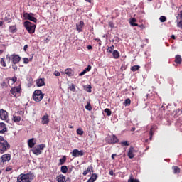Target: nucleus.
I'll list each match as a JSON object with an SVG mask.
<instances>
[{"label":"nucleus","mask_w":182,"mask_h":182,"mask_svg":"<svg viewBox=\"0 0 182 182\" xmlns=\"http://www.w3.org/2000/svg\"><path fill=\"white\" fill-rule=\"evenodd\" d=\"M11 149V144L4 138V136H0V154H4V153L8 151Z\"/></svg>","instance_id":"nucleus-1"},{"label":"nucleus","mask_w":182,"mask_h":182,"mask_svg":"<svg viewBox=\"0 0 182 182\" xmlns=\"http://www.w3.org/2000/svg\"><path fill=\"white\" fill-rule=\"evenodd\" d=\"M24 27L26 28V31L28 33H35V29H36V25L32 23L30 21H25L24 22Z\"/></svg>","instance_id":"nucleus-2"},{"label":"nucleus","mask_w":182,"mask_h":182,"mask_svg":"<svg viewBox=\"0 0 182 182\" xmlns=\"http://www.w3.org/2000/svg\"><path fill=\"white\" fill-rule=\"evenodd\" d=\"M45 94L42 93V90H36L33 94V99L35 102H41Z\"/></svg>","instance_id":"nucleus-3"},{"label":"nucleus","mask_w":182,"mask_h":182,"mask_svg":"<svg viewBox=\"0 0 182 182\" xmlns=\"http://www.w3.org/2000/svg\"><path fill=\"white\" fill-rule=\"evenodd\" d=\"M31 177H32V173H21L17 178V182H31Z\"/></svg>","instance_id":"nucleus-4"},{"label":"nucleus","mask_w":182,"mask_h":182,"mask_svg":"<svg viewBox=\"0 0 182 182\" xmlns=\"http://www.w3.org/2000/svg\"><path fill=\"white\" fill-rule=\"evenodd\" d=\"M33 13H24L23 14V18H25V19H28V21H31V22H34L35 23H36V22H38V19L35 17H33Z\"/></svg>","instance_id":"nucleus-5"},{"label":"nucleus","mask_w":182,"mask_h":182,"mask_svg":"<svg viewBox=\"0 0 182 182\" xmlns=\"http://www.w3.org/2000/svg\"><path fill=\"white\" fill-rule=\"evenodd\" d=\"M71 156L73 157H82V156H85V151L83 150L79 151L78 149H73L72 152H70Z\"/></svg>","instance_id":"nucleus-6"},{"label":"nucleus","mask_w":182,"mask_h":182,"mask_svg":"<svg viewBox=\"0 0 182 182\" xmlns=\"http://www.w3.org/2000/svg\"><path fill=\"white\" fill-rule=\"evenodd\" d=\"M107 141L108 144H116V143H119V139H117L116 135H112L107 139Z\"/></svg>","instance_id":"nucleus-7"},{"label":"nucleus","mask_w":182,"mask_h":182,"mask_svg":"<svg viewBox=\"0 0 182 182\" xmlns=\"http://www.w3.org/2000/svg\"><path fill=\"white\" fill-rule=\"evenodd\" d=\"M21 87H14L10 90V93L13 95L14 97H16V95H18V93H21Z\"/></svg>","instance_id":"nucleus-8"},{"label":"nucleus","mask_w":182,"mask_h":182,"mask_svg":"<svg viewBox=\"0 0 182 182\" xmlns=\"http://www.w3.org/2000/svg\"><path fill=\"white\" fill-rule=\"evenodd\" d=\"M11 62L14 65L19 63V62H21V56H19V55L17 54H13L11 55Z\"/></svg>","instance_id":"nucleus-9"},{"label":"nucleus","mask_w":182,"mask_h":182,"mask_svg":"<svg viewBox=\"0 0 182 182\" xmlns=\"http://www.w3.org/2000/svg\"><path fill=\"white\" fill-rule=\"evenodd\" d=\"M0 119L1 120H8V112L3 109H0Z\"/></svg>","instance_id":"nucleus-10"},{"label":"nucleus","mask_w":182,"mask_h":182,"mask_svg":"<svg viewBox=\"0 0 182 182\" xmlns=\"http://www.w3.org/2000/svg\"><path fill=\"white\" fill-rule=\"evenodd\" d=\"M49 122H50L49 115L48 114H46L42 117L41 118L42 124H48Z\"/></svg>","instance_id":"nucleus-11"},{"label":"nucleus","mask_w":182,"mask_h":182,"mask_svg":"<svg viewBox=\"0 0 182 182\" xmlns=\"http://www.w3.org/2000/svg\"><path fill=\"white\" fill-rule=\"evenodd\" d=\"M11 154H5L1 156V161L3 163H6V161H9L11 160Z\"/></svg>","instance_id":"nucleus-12"},{"label":"nucleus","mask_w":182,"mask_h":182,"mask_svg":"<svg viewBox=\"0 0 182 182\" xmlns=\"http://www.w3.org/2000/svg\"><path fill=\"white\" fill-rule=\"evenodd\" d=\"M0 134H4L6 132H8V128L4 122H0Z\"/></svg>","instance_id":"nucleus-13"},{"label":"nucleus","mask_w":182,"mask_h":182,"mask_svg":"<svg viewBox=\"0 0 182 182\" xmlns=\"http://www.w3.org/2000/svg\"><path fill=\"white\" fill-rule=\"evenodd\" d=\"M127 156L129 159H134V148L133 146L129 147Z\"/></svg>","instance_id":"nucleus-14"},{"label":"nucleus","mask_w":182,"mask_h":182,"mask_svg":"<svg viewBox=\"0 0 182 182\" xmlns=\"http://www.w3.org/2000/svg\"><path fill=\"white\" fill-rule=\"evenodd\" d=\"M36 83L38 87L45 86V78H38L36 80Z\"/></svg>","instance_id":"nucleus-15"},{"label":"nucleus","mask_w":182,"mask_h":182,"mask_svg":"<svg viewBox=\"0 0 182 182\" xmlns=\"http://www.w3.org/2000/svg\"><path fill=\"white\" fill-rule=\"evenodd\" d=\"M56 181L58 182H68L66 181V176H63V174H60L56 177Z\"/></svg>","instance_id":"nucleus-16"},{"label":"nucleus","mask_w":182,"mask_h":182,"mask_svg":"<svg viewBox=\"0 0 182 182\" xmlns=\"http://www.w3.org/2000/svg\"><path fill=\"white\" fill-rule=\"evenodd\" d=\"M28 144L30 149H33V147L35 146V144H36V141H35V138L30 139L28 141Z\"/></svg>","instance_id":"nucleus-17"},{"label":"nucleus","mask_w":182,"mask_h":182,"mask_svg":"<svg viewBox=\"0 0 182 182\" xmlns=\"http://www.w3.org/2000/svg\"><path fill=\"white\" fill-rule=\"evenodd\" d=\"M177 27L181 26L182 25V11H180V14H178V16L177 17Z\"/></svg>","instance_id":"nucleus-18"},{"label":"nucleus","mask_w":182,"mask_h":182,"mask_svg":"<svg viewBox=\"0 0 182 182\" xmlns=\"http://www.w3.org/2000/svg\"><path fill=\"white\" fill-rule=\"evenodd\" d=\"M32 152L33 153V154H35L36 156H39V154H42V151L39 150V148L37 147L36 146L33 147L32 149Z\"/></svg>","instance_id":"nucleus-19"},{"label":"nucleus","mask_w":182,"mask_h":182,"mask_svg":"<svg viewBox=\"0 0 182 182\" xmlns=\"http://www.w3.org/2000/svg\"><path fill=\"white\" fill-rule=\"evenodd\" d=\"M9 32L10 33H16L18 32V28H16V26H11L9 27Z\"/></svg>","instance_id":"nucleus-20"},{"label":"nucleus","mask_w":182,"mask_h":182,"mask_svg":"<svg viewBox=\"0 0 182 182\" xmlns=\"http://www.w3.org/2000/svg\"><path fill=\"white\" fill-rule=\"evenodd\" d=\"M83 25H85V22H83L82 21H80L79 24L76 25V28H77V31H78V32H82Z\"/></svg>","instance_id":"nucleus-21"},{"label":"nucleus","mask_w":182,"mask_h":182,"mask_svg":"<svg viewBox=\"0 0 182 182\" xmlns=\"http://www.w3.org/2000/svg\"><path fill=\"white\" fill-rule=\"evenodd\" d=\"M174 62L175 63H176V65H181V62H182L181 55H176Z\"/></svg>","instance_id":"nucleus-22"},{"label":"nucleus","mask_w":182,"mask_h":182,"mask_svg":"<svg viewBox=\"0 0 182 182\" xmlns=\"http://www.w3.org/2000/svg\"><path fill=\"white\" fill-rule=\"evenodd\" d=\"M112 56L114 59H119V58H120V53H119V51L115 50L112 52Z\"/></svg>","instance_id":"nucleus-23"},{"label":"nucleus","mask_w":182,"mask_h":182,"mask_svg":"<svg viewBox=\"0 0 182 182\" xmlns=\"http://www.w3.org/2000/svg\"><path fill=\"white\" fill-rule=\"evenodd\" d=\"M128 182H140V181L137 179H134V176H133V174H130L129 176Z\"/></svg>","instance_id":"nucleus-24"},{"label":"nucleus","mask_w":182,"mask_h":182,"mask_svg":"<svg viewBox=\"0 0 182 182\" xmlns=\"http://www.w3.org/2000/svg\"><path fill=\"white\" fill-rule=\"evenodd\" d=\"M97 180V174H96V173H92L91 175L90 178L89 179V181H91V182H95Z\"/></svg>","instance_id":"nucleus-25"},{"label":"nucleus","mask_w":182,"mask_h":182,"mask_svg":"<svg viewBox=\"0 0 182 182\" xmlns=\"http://www.w3.org/2000/svg\"><path fill=\"white\" fill-rule=\"evenodd\" d=\"M60 171L63 173V174H66V173L69 171V169L68 168L67 166H61Z\"/></svg>","instance_id":"nucleus-26"},{"label":"nucleus","mask_w":182,"mask_h":182,"mask_svg":"<svg viewBox=\"0 0 182 182\" xmlns=\"http://www.w3.org/2000/svg\"><path fill=\"white\" fill-rule=\"evenodd\" d=\"M136 22H137V20L135 18H133L130 21V25H132V26H139V24Z\"/></svg>","instance_id":"nucleus-27"},{"label":"nucleus","mask_w":182,"mask_h":182,"mask_svg":"<svg viewBox=\"0 0 182 182\" xmlns=\"http://www.w3.org/2000/svg\"><path fill=\"white\" fill-rule=\"evenodd\" d=\"M65 75H68V76H72V73H73V70L70 68H68L65 70Z\"/></svg>","instance_id":"nucleus-28"},{"label":"nucleus","mask_w":182,"mask_h":182,"mask_svg":"<svg viewBox=\"0 0 182 182\" xmlns=\"http://www.w3.org/2000/svg\"><path fill=\"white\" fill-rule=\"evenodd\" d=\"M132 103V100L128 98V99H126L123 103L124 106H130Z\"/></svg>","instance_id":"nucleus-29"},{"label":"nucleus","mask_w":182,"mask_h":182,"mask_svg":"<svg viewBox=\"0 0 182 182\" xmlns=\"http://www.w3.org/2000/svg\"><path fill=\"white\" fill-rule=\"evenodd\" d=\"M0 65L3 66V68H6V62H5V59L1 58H0Z\"/></svg>","instance_id":"nucleus-30"},{"label":"nucleus","mask_w":182,"mask_h":182,"mask_svg":"<svg viewBox=\"0 0 182 182\" xmlns=\"http://www.w3.org/2000/svg\"><path fill=\"white\" fill-rule=\"evenodd\" d=\"M90 170H92V166H88L87 170L83 171V176H87V173H90Z\"/></svg>","instance_id":"nucleus-31"},{"label":"nucleus","mask_w":182,"mask_h":182,"mask_svg":"<svg viewBox=\"0 0 182 182\" xmlns=\"http://www.w3.org/2000/svg\"><path fill=\"white\" fill-rule=\"evenodd\" d=\"M13 120L15 123H19L21 122V117L19 116H14L13 117Z\"/></svg>","instance_id":"nucleus-32"},{"label":"nucleus","mask_w":182,"mask_h":182,"mask_svg":"<svg viewBox=\"0 0 182 182\" xmlns=\"http://www.w3.org/2000/svg\"><path fill=\"white\" fill-rule=\"evenodd\" d=\"M172 168H173L174 174H177V173H180V168H178V166H176L172 167Z\"/></svg>","instance_id":"nucleus-33"},{"label":"nucleus","mask_w":182,"mask_h":182,"mask_svg":"<svg viewBox=\"0 0 182 182\" xmlns=\"http://www.w3.org/2000/svg\"><path fill=\"white\" fill-rule=\"evenodd\" d=\"M139 69H140V66H139V65H134V66L131 67L132 72H137V70H139Z\"/></svg>","instance_id":"nucleus-34"},{"label":"nucleus","mask_w":182,"mask_h":182,"mask_svg":"<svg viewBox=\"0 0 182 182\" xmlns=\"http://www.w3.org/2000/svg\"><path fill=\"white\" fill-rule=\"evenodd\" d=\"M65 162H66V156H63L62 159H60V166H62L63 164H65Z\"/></svg>","instance_id":"nucleus-35"},{"label":"nucleus","mask_w":182,"mask_h":182,"mask_svg":"<svg viewBox=\"0 0 182 182\" xmlns=\"http://www.w3.org/2000/svg\"><path fill=\"white\" fill-rule=\"evenodd\" d=\"M105 113L107 114V116H112V111L109 108H106L104 110Z\"/></svg>","instance_id":"nucleus-36"},{"label":"nucleus","mask_w":182,"mask_h":182,"mask_svg":"<svg viewBox=\"0 0 182 182\" xmlns=\"http://www.w3.org/2000/svg\"><path fill=\"white\" fill-rule=\"evenodd\" d=\"M36 146H37L39 149V150L41 151V150H43L45 149V147H46V145H45V144H41L37 145Z\"/></svg>","instance_id":"nucleus-37"},{"label":"nucleus","mask_w":182,"mask_h":182,"mask_svg":"<svg viewBox=\"0 0 182 182\" xmlns=\"http://www.w3.org/2000/svg\"><path fill=\"white\" fill-rule=\"evenodd\" d=\"M84 132L82 128H79L77 129V134H79L80 136H82Z\"/></svg>","instance_id":"nucleus-38"},{"label":"nucleus","mask_w":182,"mask_h":182,"mask_svg":"<svg viewBox=\"0 0 182 182\" xmlns=\"http://www.w3.org/2000/svg\"><path fill=\"white\" fill-rule=\"evenodd\" d=\"M86 110H92V105H90V102H87V105L85 106Z\"/></svg>","instance_id":"nucleus-39"},{"label":"nucleus","mask_w":182,"mask_h":182,"mask_svg":"<svg viewBox=\"0 0 182 182\" xmlns=\"http://www.w3.org/2000/svg\"><path fill=\"white\" fill-rule=\"evenodd\" d=\"M121 146H130V144L127 141H123L120 142Z\"/></svg>","instance_id":"nucleus-40"},{"label":"nucleus","mask_w":182,"mask_h":182,"mask_svg":"<svg viewBox=\"0 0 182 182\" xmlns=\"http://www.w3.org/2000/svg\"><path fill=\"white\" fill-rule=\"evenodd\" d=\"M154 134V132H153V128H151L149 132V140H151L153 139V135Z\"/></svg>","instance_id":"nucleus-41"},{"label":"nucleus","mask_w":182,"mask_h":182,"mask_svg":"<svg viewBox=\"0 0 182 182\" xmlns=\"http://www.w3.org/2000/svg\"><path fill=\"white\" fill-rule=\"evenodd\" d=\"M159 21L161 22H166V21H167V18H166V16H161L160 18H159Z\"/></svg>","instance_id":"nucleus-42"},{"label":"nucleus","mask_w":182,"mask_h":182,"mask_svg":"<svg viewBox=\"0 0 182 182\" xmlns=\"http://www.w3.org/2000/svg\"><path fill=\"white\" fill-rule=\"evenodd\" d=\"M23 63H25L26 65H28V63H29V58H23Z\"/></svg>","instance_id":"nucleus-43"},{"label":"nucleus","mask_w":182,"mask_h":182,"mask_svg":"<svg viewBox=\"0 0 182 182\" xmlns=\"http://www.w3.org/2000/svg\"><path fill=\"white\" fill-rule=\"evenodd\" d=\"M92 70V66L91 65H87V67L84 70H85V72H90V70Z\"/></svg>","instance_id":"nucleus-44"},{"label":"nucleus","mask_w":182,"mask_h":182,"mask_svg":"<svg viewBox=\"0 0 182 182\" xmlns=\"http://www.w3.org/2000/svg\"><path fill=\"white\" fill-rule=\"evenodd\" d=\"M12 69H14V70H18V65L16 64H12Z\"/></svg>","instance_id":"nucleus-45"},{"label":"nucleus","mask_w":182,"mask_h":182,"mask_svg":"<svg viewBox=\"0 0 182 182\" xmlns=\"http://www.w3.org/2000/svg\"><path fill=\"white\" fill-rule=\"evenodd\" d=\"M70 90H71V92H75V90H76V88L73 84L70 86Z\"/></svg>","instance_id":"nucleus-46"},{"label":"nucleus","mask_w":182,"mask_h":182,"mask_svg":"<svg viewBox=\"0 0 182 182\" xmlns=\"http://www.w3.org/2000/svg\"><path fill=\"white\" fill-rule=\"evenodd\" d=\"M87 92H88V93H92V87L90 85H89L87 87Z\"/></svg>","instance_id":"nucleus-47"},{"label":"nucleus","mask_w":182,"mask_h":182,"mask_svg":"<svg viewBox=\"0 0 182 182\" xmlns=\"http://www.w3.org/2000/svg\"><path fill=\"white\" fill-rule=\"evenodd\" d=\"M6 58L9 63L11 62V55L9 54L6 55Z\"/></svg>","instance_id":"nucleus-48"},{"label":"nucleus","mask_w":182,"mask_h":182,"mask_svg":"<svg viewBox=\"0 0 182 182\" xmlns=\"http://www.w3.org/2000/svg\"><path fill=\"white\" fill-rule=\"evenodd\" d=\"M107 52L108 53H113V50H112L110 47H109V48H107Z\"/></svg>","instance_id":"nucleus-49"},{"label":"nucleus","mask_w":182,"mask_h":182,"mask_svg":"<svg viewBox=\"0 0 182 182\" xmlns=\"http://www.w3.org/2000/svg\"><path fill=\"white\" fill-rule=\"evenodd\" d=\"M6 171L9 172V171H12V166H8L6 168Z\"/></svg>","instance_id":"nucleus-50"},{"label":"nucleus","mask_w":182,"mask_h":182,"mask_svg":"<svg viewBox=\"0 0 182 182\" xmlns=\"http://www.w3.org/2000/svg\"><path fill=\"white\" fill-rule=\"evenodd\" d=\"M11 80H12L13 83H15L16 82V80H18V78L16 77H13L11 78Z\"/></svg>","instance_id":"nucleus-51"},{"label":"nucleus","mask_w":182,"mask_h":182,"mask_svg":"<svg viewBox=\"0 0 182 182\" xmlns=\"http://www.w3.org/2000/svg\"><path fill=\"white\" fill-rule=\"evenodd\" d=\"M54 75L55 76H60V73L59 71H55Z\"/></svg>","instance_id":"nucleus-52"},{"label":"nucleus","mask_w":182,"mask_h":182,"mask_svg":"<svg viewBox=\"0 0 182 182\" xmlns=\"http://www.w3.org/2000/svg\"><path fill=\"white\" fill-rule=\"evenodd\" d=\"M86 70H83L82 72H81L80 74H79V76H83V75L86 74Z\"/></svg>","instance_id":"nucleus-53"},{"label":"nucleus","mask_w":182,"mask_h":182,"mask_svg":"<svg viewBox=\"0 0 182 182\" xmlns=\"http://www.w3.org/2000/svg\"><path fill=\"white\" fill-rule=\"evenodd\" d=\"M109 26H110V28H114V24L112 21L109 23Z\"/></svg>","instance_id":"nucleus-54"},{"label":"nucleus","mask_w":182,"mask_h":182,"mask_svg":"<svg viewBox=\"0 0 182 182\" xmlns=\"http://www.w3.org/2000/svg\"><path fill=\"white\" fill-rule=\"evenodd\" d=\"M27 49H28V45L24 46V47H23V50H24L25 52H26Z\"/></svg>","instance_id":"nucleus-55"},{"label":"nucleus","mask_w":182,"mask_h":182,"mask_svg":"<svg viewBox=\"0 0 182 182\" xmlns=\"http://www.w3.org/2000/svg\"><path fill=\"white\" fill-rule=\"evenodd\" d=\"M87 49L90 50L91 49H93V47L92 46H87Z\"/></svg>","instance_id":"nucleus-56"},{"label":"nucleus","mask_w":182,"mask_h":182,"mask_svg":"<svg viewBox=\"0 0 182 182\" xmlns=\"http://www.w3.org/2000/svg\"><path fill=\"white\" fill-rule=\"evenodd\" d=\"M136 26H139V28H141V29H144V25H138Z\"/></svg>","instance_id":"nucleus-57"},{"label":"nucleus","mask_w":182,"mask_h":182,"mask_svg":"<svg viewBox=\"0 0 182 182\" xmlns=\"http://www.w3.org/2000/svg\"><path fill=\"white\" fill-rule=\"evenodd\" d=\"M113 174H114L113 171H112V170L110 171H109V176H113Z\"/></svg>","instance_id":"nucleus-58"},{"label":"nucleus","mask_w":182,"mask_h":182,"mask_svg":"<svg viewBox=\"0 0 182 182\" xmlns=\"http://www.w3.org/2000/svg\"><path fill=\"white\" fill-rule=\"evenodd\" d=\"M95 41H96V42H102V41H100V39H99V38H95Z\"/></svg>","instance_id":"nucleus-59"},{"label":"nucleus","mask_w":182,"mask_h":182,"mask_svg":"<svg viewBox=\"0 0 182 182\" xmlns=\"http://www.w3.org/2000/svg\"><path fill=\"white\" fill-rule=\"evenodd\" d=\"M171 39H176V36L172 35V36H171Z\"/></svg>","instance_id":"nucleus-60"},{"label":"nucleus","mask_w":182,"mask_h":182,"mask_svg":"<svg viewBox=\"0 0 182 182\" xmlns=\"http://www.w3.org/2000/svg\"><path fill=\"white\" fill-rule=\"evenodd\" d=\"M110 48H112V50H114V46H112L111 47H109Z\"/></svg>","instance_id":"nucleus-61"},{"label":"nucleus","mask_w":182,"mask_h":182,"mask_svg":"<svg viewBox=\"0 0 182 182\" xmlns=\"http://www.w3.org/2000/svg\"><path fill=\"white\" fill-rule=\"evenodd\" d=\"M11 22H12V19L9 18V19L8 20V23H11Z\"/></svg>","instance_id":"nucleus-62"},{"label":"nucleus","mask_w":182,"mask_h":182,"mask_svg":"<svg viewBox=\"0 0 182 182\" xmlns=\"http://www.w3.org/2000/svg\"><path fill=\"white\" fill-rule=\"evenodd\" d=\"M114 156H116V154H113L112 155V159H114Z\"/></svg>","instance_id":"nucleus-63"},{"label":"nucleus","mask_w":182,"mask_h":182,"mask_svg":"<svg viewBox=\"0 0 182 182\" xmlns=\"http://www.w3.org/2000/svg\"><path fill=\"white\" fill-rule=\"evenodd\" d=\"M4 25V23L2 21H0V26H2Z\"/></svg>","instance_id":"nucleus-64"}]
</instances>
